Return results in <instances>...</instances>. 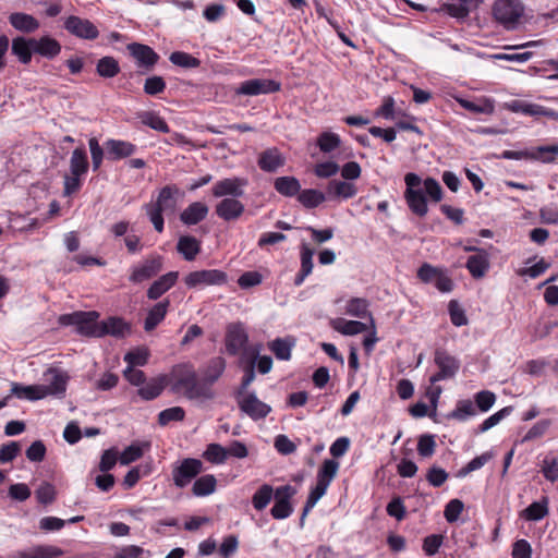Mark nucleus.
Listing matches in <instances>:
<instances>
[{"label":"nucleus","mask_w":558,"mask_h":558,"mask_svg":"<svg viewBox=\"0 0 558 558\" xmlns=\"http://www.w3.org/2000/svg\"><path fill=\"white\" fill-rule=\"evenodd\" d=\"M407 189L404 198L410 210L418 217H424L428 213L427 197L434 203L442 199V187L434 178H426L424 181L414 172H409L404 177Z\"/></svg>","instance_id":"obj_1"},{"label":"nucleus","mask_w":558,"mask_h":558,"mask_svg":"<svg viewBox=\"0 0 558 558\" xmlns=\"http://www.w3.org/2000/svg\"><path fill=\"white\" fill-rule=\"evenodd\" d=\"M180 194V189L177 185H166L159 191L155 201L144 205V209L157 232L163 231L162 214L175 211Z\"/></svg>","instance_id":"obj_2"},{"label":"nucleus","mask_w":558,"mask_h":558,"mask_svg":"<svg viewBox=\"0 0 558 558\" xmlns=\"http://www.w3.org/2000/svg\"><path fill=\"white\" fill-rule=\"evenodd\" d=\"M99 314L95 311L90 312H73L63 314L58 322L61 326H74L80 335L88 337H99L100 322Z\"/></svg>","instance_id":"obj_3"},{"label":"nucleus","mask_w":558,"mask_h":558,"mask_svg":"<svg viewBox=\"0 0 558 558\" xmlns=\"http://www.w3.org/2000/svg\"><path fill=\"white\" fill-rule=\"evenodd\" d=\"M204 471V464L196 458H184L172 464L171 475L175 487L184 488Z\"/></svg>","instance_id":"obj_4"},{"label":"nucleus","mask_w":558,"mask_h":558,"mask_svg":"<svg viewBox=\"0 0 558 558\" xmlns=\"http://www.w3.org/2000/svg\"><path fill=\"white\" fill-rule=\"evenodd\" d=\"M228 281V276L219 269H203L192 271L184 278V283L190 289L204 288L207 286H223Z\"/></svg>","instance_id":"obj_5"},{"label":"nucleus","mask_w":558,"mask_h":558,"mask_svg":"<svg viewBox=\"0 0 558 558\" xmlns=\"http://www.w3.org/2000/svg\"><path fill=\"white\" fill-rule=\"evenodd\" d=\"M296 489L294 486L287 484L276 488L275 504L270 509V514L276 520H284L293 513V506L291 499L295 496Z\"/></svg>","instance_id":"obj_6"},{"label":"nucleus","mask_w":558,"mask_h":558,"mask_svg":"<svg viewBox=\"0 0 558 558\" xmlns=\"http://www.w3.org/2000/svg\"><path fill=\"white\" fill-rule=\"evenodd\" d=\"M434 362L438 367V372L430 376V384L453 378L460 368L459 360L442 349L435 351Z\"/></svg>","instance_id":"obj_7"},{"label":"nucleus","mask_w":558,"mask_h":558,"mask_svg":"<svg viewBox=\"0 0 558 558\" xmlns=\"http://www.w3.org/2000/svg\"><path fill=\"white\" fill-rule=\"evenodd\" d=\"M162 265L163 258L160 255H151L132 268L129 279L133 283L146 281L158 275L162 269Z\"/></svg>","instance_id":"obj_8"},{"label":"nucleus","mask_w":558,"mask_h":558,"mask_svg":"<svg viewBox=\"0 0 558 558\" xmlns=\"http://www.w3.org/2000/svg\"><path fill=\"white\" fill-rule=\"evenodd\" d=\"M238 405L243 413L254 421L265 418L271 411L270 405L260 401L255 392L238 396Z\"/></svg>","instance_id":"obj_9"},{"label":"nucleus","mask_w":558,"mask_h":558,"mask_svg":"<svg viewBox=\"0 0 558 558\" xmlns=\"http://www.w3.org/2000/svg\"><path fill=\"white\" fill-rule=\"evenodd\" d=\"M522 11L519 0H497L493 8L495 19L507 26L514 25Z\"/></svg>","instance_id":"obj_10"},{"label":"nucleus","mask_w":558,"mask_h":558,"mask_svg":"<svg viewBox=\"0 0 558 558\" xmlns=\"http://www.w3.org/2000/svg\"><path fill=\"white\" fill-rule=\"evenodd\" d=\"M281 85L279 82L267 78H253L244 81L236 88L238 95L258 96L279 92Z\"/></svg>","instance_id":"obj_11"},{"label":"nucleus","mask_w":558,"mask_h":558,"mask_svg":"<svg viewBox=\"0 0 558 558\" xmlns=\"http://www.w3.org/2000/svg\"><path fill=\"white\" fill-rule=\"evenodd\" d=\"M247 180L244 178L233 177L217 181L211 189L215 197L235 198L244 194V187Z\"/></svg>","instance_id":"obj_12"},{"label":"nucleus","mask_w":558,"mask_h":558,"mask_svg":"<svg viewBox=\"0 0 558 558\" xmlns=\"http://www.w3.org/2000/svg\"><path fill=\"white\" fill-rule=\"evenodd\" d=\"M64 28L73 36L94 40L99 36L98 28L87 19L71 15L64 21Z\"/></svg>","instance_id":"obj_13"},{"label":"nucleus","mask_w":558,"mask_h":558,"mask_svg":"<svg viewBox=\"0 0 558 558\" xmlns=\"http://www.w3.org/2000/svg\"><path fill=\"white\" fill-rule=\"evenodd\" d=\"M248 341L247 332L242 324L230 325L226 335V349L230 355H236Z\"/></svg>","instance_id":"obj_14"},{"label":"nucleus","mask_w":558,"mask_h":558,"mask_svg":"<svg viewBox=\"0 0 558 558\" xmlns=\"http://www.w3.org/2000/svg\"><path fill=\"white\" fill-rule=\"evenodd\" d=\"M126 48L140 68L150 70L159 60V56L147 45L132 43Z\"/></svg>","instance_id":"obj_15"},{"label":"nucleus","mask_w":558,"mask_h":558,"mask_svg":"<svg viewBox=\"0 0 558 558\" xmlns=\"http://www.w3.org/2000/svg\"><path fill=\"white\" fill-rule=\"evenodd\" d=\"M286 157L277 147L263 150L257 158L259 169L268 173L277 172L286 165Z\"/></svg>","instance_id":"obj_16"},{"label":"nucleus","mask_w":558,"mask_h":558,"mask_svg":"<svg viewBox=\"0 0 558 558\" xmlns=\"http://www.w3.org/2000/svg\"><path fill=\"white\" fill-rule=\"evenodd\" d=\"M66 379L68 377L62 372L49 369L45 374L46 384H40L46 390L45 398L48 396H63L66 390Z\"/></svg>","instance_id":"obj_17"},{"label":"nucleus","mask_w":558,"mask_h":558,"mask_svg":"<svg viewBox=\"0 0 558 558\" xmlns=\"http://www.w3.org/2000/svg\"><path fill=\"white\" fill-rule=\"evenodd\" d=\"M508 108L512 112L522 113L524 116H530V117L544 116V117H549V118H553L556 120L558 119V112H556L551 109L545 108L541 105H536V104H530V102H525V101H521V100H513L510 104H508Z\"/></svg>","instance_id":"obj_18"},{"label":"nucleus","mask_w":558,"mask_h":558,"mask_svg":"<svg viewBox=\"0 0 558 558\" xmlns=\"http://www.w3.org/2000/svg\"><path fill=\"white\" fill-rule=\"evenodd\" d=\"M235 198H222L216 205V214L226 221L236 220L244 213V205Z\"/></svg>","instance_id":"obj_19"},{"label":"nucleus","mask_w":558,"mask_h":558,"mask_svg":"<svg viewBox=\"0 0 558 558\" xmlns=\"http://www.w3.org/2000/svg\"><path fill=\"white\" fill-rule=\"evenodd\" d=\"M32 46L34 53L47 59H53L61 52L60 43L49 36H43L38 39L32 38Z\"/></svg>","instance_id":"obj_20"},{"label":"nucleus","mask_w":558,"mask_h":558,"mask_svg":"<svg viewBox=\"0 0 558 558\" xmlns=\"http://www.w3.org/2000/svg\"><path fill=\"white\" fill-rule=\"evenodd\" d=\"M179 277L178 271H170L166 275H162L157 280H155L151 286L147 290V298L149 300H157L167 291H169L177 282Z\"/></svg>","instance_id":"obj_21"},{"label":"nucleus","mask_w":558,"mask_h":558,"mask_svg":"<svg viewBox=\"0 0 558 558\" xmlns=\"http://www.w3.org/2000/svg\"><path fill=\"white\" fill-rule=\"evenodd\" d=\"M105 149L109 159L117 160L132 156L136 150V146L125 141L108 140L105 143Z\"/></svg>","instance_id":"obj_22"},{"label":"nucleus","mask_w":558,"mask_h":558,"mask_svg":"<svg viewBox=\"0 0 558 558\" xmlns=\"http://www.w3.org/2000/svg\"><path fill=\"white\" fill-rule=\"evenodd\" d=\"M466 269L474 279L483 278L489 269V255L486 251L477 252L468 258Z\"/></svg>","instance_id":"obj_23"},{"label":"nucleus","mask_w":558,"mask_h":558,"mask_svg":"<svg viewBox=\"0 0 558 558\" xmlns=\"http://www.w3.org/2000/svg\"><path fill=\"white\" fill-rule=\"evenodd\" d=\"M64 551L54 545H37L29 549L21 550L16 554L17 558H58Z\"/></svg>","instance_id":"obj_24"},{"label":"nucleus","mask_w":558,"mask_h":558,"mask_svg":"<svg viewBox=\"0 0 558 558\" xmlns=\"http://www.w3.org/2000/svg\"><path fill=\"white\" fill-rule=\"evenodd\" d=\"M208 206L201 202L189 205L180 215L184 225L193 226L204 220L208 214Z\"/></svg>","instance_id":"obj_25"},{"label":"nucleus","mask_w":558,"mask_h":558,"mask_svg":"<svg viewBox=\"0 0 558 558\" xmlns=\"http://www.w3.org/2000/svg\"><path fill=\"white\" fill-rule=\"evenodd\" d=\"M130 330V326L120 317H109L100 322L99 337L110 335L113 337L122 338Z\"/></svg>","instance_id":"obj_26"},{"label":"nucleus","mask_w":558,"mask_h":558,"mask_svg":"<svg viewBox=\"0 0 558 558\" xmlns=\"http://www.w3.org/2000/svg\"><path fill=\"white\" fill-rule=\"evenodd\" d=\"M170 306L169 300H162L155 304L147 314L144 323L145 331H153L166 317L168 308Z\"/></svg>","instance_id":"obj_27"},{"label":"nucleus","mask_w":558,"mask_h":558,"mask_svg":"<svg viewBox=\"0 0 558 558\" xmlns=\"http://www.w3.org/2000/svg\"><path fill=\"white\" fill-rule=\"evenodd\" d=\"M46 390L41 385H29L24 386L19 383H12L11 395L19 399H26L29 401H36L45 398Z\"/></svg>","instance_id":"obj_28"},{"label":"nucleus","mask_w":558,"mask_h":558,"mask_svg":"<svg viewBox=\"0 0 558 558\" xmlns=\"http://www.w3.org/2000/svg\"><path fill=\"white\" fill-rule=\"evenodd\" d=\"M226 369V360L221 356L213 357L201 371L203 379L211 387Z\"/></svg>","instance_id":"obj_29"},{"label":"nucleus","mask_w":558,"mask_h":558,"mask_svg":"<svg viewBox=\"0 0 558 558\" xmlns=\"http://www.w3.org/2000/svg\"><path fill=\"white\" fill-rule=\"evenodd\" d=\"M10 24L19 32L33 33L40 26L37 19L31 14L15 12L9 16Z\"/></svg>","instance_id":"obj_30"},{"label":"nucleus","mask_w":558,"mask_h":558,"mask_svg":"<svg viewBox=\"0 0 558 558\" xmlns=\"http://www.w3.org/2000/svg\"><path fill=\"white\" fill-rule=\"evenodd\" d=\"M177 251L184 259L194 260L201 252V242L192 235H182L177 243Z\"/></svg>","instance_id":"obj_31"},{"label":"nucleus","mask_w":558,"mask_h":558,"mask_svg":"<svg viewBox=\"0 0 558 558\" xmlns=\"http://www.w3.org/2000/svg\"><path fill=\"white\" fill-rule=\"evenodd\" d=\"M275 190L282 196L293 197L301 192V183L295 177H279L274 181Z\"/></svg>","instance_id":"obj_32"},{"label":"nucleus","mask_w":558,"mask_h":558,"mask_svg":"<svg viewBox=\"0 0 558 558\" xmlns=\"http://www.w3.org/2000/svg\"><path fill=\"white\" fill-rule=\"evenodd\" d=\"M330 325L336 331L345 336H354L367 330L366 324L344 318H335L330 322Z\"/></svg>","instance_id":"obj_33"},{"label":"nucleus","mask_w":558,"mask_h":558,"mask_svg":"<svg viewBox=\"0 0 558 558\" xmlns=\"http://www.w3.org/2000/svg\"><path fill=\"white\" fill-rule=\"evenodd\" d=\"M327 193L333 197L343 199L352 198L356 195V186L347 181L331 180L327 185Z\"/></svg>","instance_id":"obj_34"},{"label":"nucleus","mask_w":558,"mask_h":558,"mask_svg":"<svg viewBox=\"0 0 558 558\" xmlns=\"http://www.w3.org/2000/svg\"><path fill=\"white\" fill-rule=\"evenodd\" d=\"M458 102L462 108L473 113L490 114L495 110L494 100L486 97H482L476 100L460 98L458 99Z\"/></svg>","instance_id":"obj_35"},{"label":"nucleus","mask_w":558,"mask_h":558,"mask_svg":"<svg viewBox=\"0 0 558 558\" xmlns=\"http://www.w3.org/2000/svg\"><path fill=\"white\" fill-rule=\"evenodd\" d=\"M88 158L84 147H77L72 151L70 158V172L75 175H85L88 171Z\"/></svg>","instance_id":"obj_36"},{"label":"nucleus","mask_w":558,"mask_h":558,"mask_svg":"<svg viewBox=\"0 0 558 558\" xmlns=\"http://www.w3.org/2000/svg\"><path fill=\"white\" fill-rule=\"evenodd\" d=\"M276 489L269 484H263L252 496V505L256 511L267 508L275 497Z\"/></svg>","instance_id":"obj_37"},{"label":"nucleus","mask_w":558,"mask_h":558,"mask_svg":"<svg viewBox=\"0 0 558 558\" xmlns=\"http://www.w3.org/2000/svg\"><path fill=\"white\" fill-rule=\"evenodd\" d=\"M165 386V378H153L149 381H145V384L140 387L137 393L143 400H154L161 395Z\"/></svg>","instance_id":"obj_38"},{"label":"nucleus","mask_w":558,"mask_h":558,"mask_svg":"<svg viewBox=\"0 0 558 558\" xmlns=\"http://www.w3.org/2000/svg\"><path fill=\"white\" fill-rule=\"evenodd\" d=\"M328 487L329 486L326 485L325 483H320L317 481L316 485L311 489L300 519L301 526L304 525V520L306 515L315 507L318 500L326 494Z\"/></svg>","instance_id":"obj_39"},{"label":"nucleus","mask_w":558,"mask_h":558,"mask_svg":"<svg viewBox=\"0 0 558 558\" xmlns=\"http://www.w3.org/2000/svg\"><path fill=\"white\" fill-rule=\"evenodd\" d=\"M217 487V480L213 474H206L195 480L192 493L196 497H205L213 494Z\"/></svg>","instance_id":"obj_40"},{"label":"nucleus","mask_w":558,"mask_h":558,"mask_svg":"<svg viewBox=\"0 0 558 558\" xmlns=\"http://www.w3.org/2000/svg\"><path fill=\"white\" fill-rule=\"evenodd\" d=\"M548 498L543 497L539 501L532 502L522 511V517L527 521H539L548 514Z\"/></svg>","instance_id":"obj_41"},{"label":"nucleus","mask_w":558,"mask_h":558,"mask_svg":"<svg viewBox=\"0 0 558 558\" xmlns=\"http://www.w3.org/2000/svg\"><path fill=\"white\" fill-rule=\"evenodd\" d=\"M184 396L190 400H210L214 398V391L204 379L199 381L196 378Z\"/></svg>","instance_id":"obj_42"},{"label":"nucleus","mask_w":558,"mask_h":558,"mask_svg":"<svg viewBox=\"0 0 558 558\" xmlns=\"http://www.w3.org/2000/svg\"><path fill=\"white\" fill-rule=\"evenodd\" d=\"M12 51L19 57L22 63L27 64L32 59V53H34L32 38L25 39L23 37H17L13 39Z\"/></svg>","instance_id":"obj_43"},{"label":"nucleus","mask_w":558,"mask_h":558,"mask_svg":"<svg viewBox=\"0 0 558 558\" xmlns=\"http://www.w3.org/2000/svg\"><path fill=\"white\" fill-rule=\"evenodd\" d=\"M368 302L365 299L362 298H352L348 301L345 313L350 316L357 317V318H365L369 317L373 322L372 315L368 311Z\"/></svg>","instance_id":"obj_44"},{"label":"nucleus","mask_w":558,"mask_h":558,"mask_svg":"<svg viewBox=\"0 0 558 558\" xmlns=\"http://www.w3.org/2000/svg\"><path fill=\"white\" fill-rule=\"evenodd\" d=\"M96 71L99 76L111 78L119 74L120 65L113 57L107 56L98 60Z\"/></svg>","instance_id":"obj_45"},{"label":"nucleus","mask_w":558,"mask_h":558,"mask_svg":"<svg viewBox=\"0 0 558 558\" xmlns=\"http://www.w3.org/2000/svg\"><path fill=\"white\" fill-rule=\"evenodd\" d=\"M298 199L304 207L315 208L326 201V196L318 190L307 189L299 193Z\"/></svg>","instance_id":"obj_46"},{"label":"nucleus","mask_w":558,"mask_h":558,"mask_svg":"<svg viewBox=\"0 0 558 558\" xmlns=\"http://www.w3.org/2000/svg\"><path fill=\"white\" fill-rule=\"evenodd\" d=\"M149 442L132 444L126 447L119 457L120 463L128 465L140 459L144 451L149 448Z\"/></svg>","instance_id":"obj_47"},{"label":"nucleus","mask_w":558,"mask_h":558,"mask_svg":"<svg viewBox=\"0 0 558 558\" xmlns=\"http://www.w3.org/2000/svg\"><path fill=\"white\" fill-rule=\"evenodd\" d=\"M339 470V462L333 459H327L323 462L317 472V481L330 485Z\"/></svg>","instance_id":"obj_48"},{"label":"nucleus","mask_w":558,"mask_h":558,"mask_svg":"<svg viewBox=\"0 0 558 558\" xmlns=\"http://www.w3.org/2000/svg\"><path fill=\"white\" fill-rule=\"evenodd\" d=\"M202 457L213 464H223L228 458V451L219 444H209Z\"/></svg>","instance_id":"obj_49"},{"label":"nucleus","mask_w":558,"mask_h":558,"mask_svg":"<svg viewBox=\"0 0 558 558\" xmlns=\"http://www.w3.org/2000/svg\"><path fill=\"white\" fill-rule=\"evenodd\" d=\"M293 342L289 339L277 338L269 344V349L278 360L289 361L291 359V350Z\"/></svg>","instance_id":"obj_50"},{"label":"nucleus","mask_w":558,"mask_h":558,"mask_svg":"<svg viewBox=\"0 0 558 558\" xmlns=\"http://www.w3.org/2000/svg\"><path fill=\"white\" fill-rule=\"evenodd\" d=\"M474 415H476V407L471 400L465 399L458 401L454 410L449 414V417L465 421Z\"/></svg>","instance_id":"obj_51"},{"label":"nucleus","mask_w":558,"mask_h":558,"mask_svg":"<svg viewBox=\"0 0 558 558\" xmlns=\"http://www.w3.org/2000/svg\"><path fill=\"white\" fill-rule=\"evenodd\" d=\"M140 118H141V122L144 125H146L153 130L159 131L161 133L170 132L169 125L165 121V119L155 112H150V111L144 112L141 114Z\"/></svg>","instance_id":"obj_52"},{"label":"nucleus","mask_w":558,"mask_h":558,"mask_svg":"<svg viewBox=\"0 0 558 558\" xmlns=\"http://www.w3.org/2000/svg\"><path fill=\"white\" fill-rule=\"evenodd\" d=\"M169 60L177 66L184 69L198 68L201 61L192 54L183 51H174L170 54Z\"/></svg>","instance_id":"obj_53"},{"label":"nucleus","mask_w":558,"mask_h":558,"mask_svg":"<svg viewBox=\"0 0 558 558\" xmlns=\"http://www.w3.org/2000/svg\"><path fill=\"white\" fill-rule=\"evenodd\" d=\"M150 551L137 545H126L117 549L112 558H149Z\"/></svg>","instance_id":"obj_54"},{"label":"nucleus","mask_w":558,"mask_h":558,"mask_svg":"<svg viewBox=\"0 0 558 558\" xmlns=\"http://www.w3.org/2000/svg\"><path fill=\"white\" fill-rule=\"evenodd\" d=\"M185 416V411L181 407H172L166 410H162L158 414V423L161 426L168 425L170 422H180L183 421Z\"/></svg>","instance_id":"obj_55"},{"label":"nucleus","mask_w":558,"mask_h":558,"mask_svg":"<svg viewBox=\"0 0 558 558\" xmlns=\"http://www.w3.org/2000/svg\"><path fill=\"white\" fill-rule=\"evenodd\" d=\"M493 454L490 452H484L481 456L472 459L465 466L460 469L457 473V477H464L473 471L480 470L483 468L490 459Z\"/></svg>","instance_id":"obj_56"},{"label":"nucleus","mask_w":558,"mask_h":558,"mask_svg":"<svg viewBox=\"0 0 558 558\" xmlns=\"http://www.w3.org/2000/svg\"><path fill=\"white\" fill-rule=\"evenodd\" d=\"M341 141L338 134L323 132L317 138V145L323 153H330L339 147Z\"/></svg>","instance_id":"obj_57"},{"label":"nucleus","mask_w":558,"mask_h":558,"mask_svg":"<svg viewBox=\"0 0 558 558\" xmlns=\"http://www.w3.org/2000/svg\"><path fill=\"white\" fill-rule=\"evenodd\" d=\"M513 411L512 407H505L498 412L494 413L478 426L480 433H485L488 429L493 428L497 424H499L505 417L509 416Z\"/></svg>","instance_id":"obj_58"},{"label":"nucleus","mask_w":558,"mask_h":558,"mask_svg":"<svg viewBox=\"0 0 558 558\" xmlns=\"http://www.w3.org/2000/svg\"><path fill=\"white\" fill-rule=\"evenodd\" d=\"M448 312L450 315V320L452 325L456 327H461L468 325V317L465 315L464 310L460 306L458 301L451 300L448 304Z\"/></svg>","instance_id":"obj_59"},{"label":"nucleus","mask_w":558,"mask_h":558,"mask_svg":"<svg viewBox=\"0 0 558 558\" xmlns=\"http://www.w3.org/2000/svg\"><path fill=\"white\" fill-rule=\"evenodd\" d=\"M541 471L547 481L556 482L558 480V458L546 456L542 462Z\"/></svg>","instance_id":"obj_60"},{"label":"nucleus","mask_w":558,"mask_h":558,"mask_svg":"<svg viewBox=\"0 0 558 558\" xmlns=\"http://www.w3.org/2000/svg\"><path fill=\"white\" fill-rule=\"evenodd\" d=\"M197 378V375L194 371L189 369L183 374L179 375L173 384V390L177 392L186 393V390L191 387L194 380Z\"/></svg>","instance_id":"obj_61"},{"label":"nucleus","mask_w":558,"mask_h":558,"mask_svg":"<svg viewBox=\"0 0 558 558\" xmlns=\"http://www.w3.org/2000/svg\"><path fill=\"white\" fill-rule=\"evenodd\" d=\"M475 407L481 412H487L495 403L496 396L489 390H482L474 396Z\"/></svg>","instance_id":"obj_62"},{"label":"nucleus","mask_w":558,"mask_h":558,"mask_svg":"<svg viewBox=\"0 0 558 558\" xmlns=\"http://www.w3.org/2000/svg\"><path fill=\"white\" fill-rule=\"evenodd\" d=\"M166 89V82L161 76H150L145 80L144 92L149 96H156L163 93Z\"/></svg>","instance_id":"obj_63"},{"label":"nucleus","mask_w":558,"mask_h":558,"mask_svg":"<svg viewBox=\"0 0 558 558\" xmlns=\"http://www.w3.org/2000/svg\"><path fill=\"white\" fill-rule=\"evenodd\" d=\"M149 353L146 349H136L125 354L124 361L129 366H143L148 361Z\"/></svg>","instance_id":"obj_64"}]
</instances>
